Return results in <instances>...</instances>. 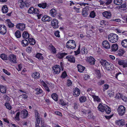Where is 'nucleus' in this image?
Masks as SVG:
<instances>
[{"instance_id": "nucleus-1", "label": "nucleus", "mask_w": 127, "mask_h": 127, "mask_svg": "<svg viewBox=\"0 0 127 127\" xmlns=\"http://www.w3.org/2000/svg\"><path fill=\"white\" fill-rule=\"evenodd\" d=\"M97 108L99 111L103 112L105 111L107 114H110L111 112L110 108L105 104L103 105L101 103H100L98 105Z\"/></svg>"}, {"instance_id": "nucleus-2", "label": "nucleus", "mask_w": 127, "mask_h": 127, "mask_svg": "<svg viewBox=\"0 0 127 127\" xmlns=\"http://www.w3.org/2000/svg\"><path fill=\"white\" fill-rule=\"evenodd\" d=\"M49 14L52 17L58 18L60 20L62 19V18L61 17L62 14L58 13L57 11L55 9L52 8L51 9L50 11Z\"/></svg>"}, {"instance_id": "nucleus-3", "label": "nucleus", "mask_w": 127, "mask_h": 127, "mask_svg": "<svg viewBox=\"0 0 127 127\" xmlns=\"http://www.w3.org/2000/svg\"><path fill=\"white\" fill-rule=\"evenodd\" d=\"M108 38L110 42L114 43L117 41L118 39V37L116 34L111 33L108 35Z\"/></svg>"}, {"instance_id": "nucleus-4", "label": "nucleus", "mask_w": 127, "mask_h": 127, "mask_svg": "<svg viewBox=\"0 0 127 127\" xmlns=\"http://www.w3.org/2000/svg\"><path fill=\"white\" fill-rule=\"evenodd\" d=\"M116 61L119 65L122 66L124 68L127 67V60L120 59L117 58Z\"/></svg>"}, {"instance_id": "nucleus-5", "label": "nucleus", "mask_w": 127, "mask_h": 127, "mask_svg": "<svg viewBox=\"0 0 127 127\" xmlns=\"http://www.w3.org/2000/svg\"><path fill=\"white\" fill-rule=\"evenodd\" d=\"M66 46L68 48L72 49L75 48L76 46L75 41L73 40H69L67 42Z\"/></svg>"}, {"instance_id": "nucleus-6", "label": "nucleus", "mask_w": 127, "mask_h": 127, "mask_svg": "<svg viewBox=\"0 0 127 127\" xmlns=\"http://www.w3.org/2000/svg\"><path fill=\"white\" fill-rule=\"evenodd\" d=\"M126 108L123 105L119 106L118 108V112L120 116H122L125 113Z\"/></svg>"}, {"instance_id": "nucleus-7", "label": "nucleus", "mask_w": 127, "mask_h": 127, "mask_svg": "<svg viewBox=\"0 0 127 127\" xmlns=\"http://www.w3.org/2000/svg\"><path fill=\"white\" fill-rule=\"evenodd\" d=\"M53 73L54 74L59 73L61 70L60 66L58 65H55L52 67Z\"/></svg>"}, {"instance_id": "nucleus-8", "label": "nucleus", "mask_w": 127, "mask_h": 127, "mask_svg": "<svg viewBox=\"0 0 127 127\" xmlns=\"http://www.w3.org/2000/svg\"><path fill=\"white\" fill-rule=\"evenodd\" d=\"M59 22L56 19H54L51 21V25L55 29L58 28L59 27Z\"/></svg>"}, {"instance_id": "nucleus-9", "label": "nucleus", "mask_w": 127, "mask_h": 127, "mask_svg": "<svg viewBox=\"0 0 127 127\" xmlns=\"http://www.w3.org/2000/svg\"><path fill=\"white\" fill-rule=\"evenodd\" d=\"M102 46L103 48L106 49H109L110 48V45L108 41L105 40L102 43Z\"/></svg>"}, {"instance_id": "nucleus-10", "label": "nucleus", "mask_w": 127, "mask_h": 127, "mask_svg": "<svg viewBox=\"0 0 127 127\" xmlns=\"http://www.w3.org/2000/svg\"><path fill=\"white\" fill-rule=\"evenodd\" d=\"M21 117L23 118H27L28 115V112L27 110L26 109H23L20 113Z\"/></svg>"}, {"instance_id": "nucleus-11", "label": "nucleus", "mask_w": 127, "mask_h": 127, "mask_svg": "<svg viewBox=\"0 0 127 127\" xmlns=\"http://www.w3.org/2000/svg\"><path fill=\"white\" fill-rule=\"evenodd\" d=\"M8 59L10 61L13 63H16L17 62L16 61V58L15 55L13 54H11L9 55L8 57Z\"/></svg>"}, {"instance_id": "nucleus-12", "label": "nucleus", "mask_w": 127, "mask_h": 127, "mask_svg": "<svg viewBox=\"0 0 127 127\" xmlns=\"http://www.w3.org/2000/svg\"><path fill=\"white\" fill-rule=\"evenodd\" d=\"M16 27L20 31H23L25 28V25L23 23H19L16 25Z\"/></svg>"}, {"instance_id": "nucleus-13", "label": "nucleus", "mask_w": 127, "mask_h": 127, "mask_svg": "<svg viewBox=\"0 0 127 127\" xmlns=\"http://www.w3.org/2000/svg\"><path fill=\"white\" fill-rule=\"evenodd\" d=\"M80 112L82 115L87 116L88 114L91 113V111L89 110L82 108L81 109Z\"/></svg>"}, {"instance_id": "nucleus-14", "label": "nucleus", "mask_w": 127, "mask_h": 127, "mask_svg": "<svg viewBox=\"0 0 127 127\" xmlns=\"http://www.w3.org/2000/svg\"><path fill=\"white\" fill-rule=\"evenodd\" d=\"M32 77L34 79H37L40 78V75L39 72L37 71H35L32 74Z\"/></svg>"}, {"instance_id": "nucleus-15", "label": "nucleus", "mask_w": 127, "mask_h": 127, "mask_svg": "<svg viewBox=\"0 0 127 127\" xmlns=\"http://www.w3.org/2000/svg\"><path fill=\"white\" fill-rule=\"evenodd\" d=\"M66 58L68 61L71 63H75V57L73 56L69 55L66 57Z\"/></svg>"}, {"instance_id": "nucleus-16", "label": "nucleus", "mask_w": 127, "mask_h": 127, "mask_svg": "<svg viewBox=\"0 0 127 127\" xmlns=\"http://www.w3.org/2000/svg\"><path fill=\"white\" fill-rule=\"evenodd\" d=\"M89 11V8L88 6L86 7L82 10V15L84 17L87 16Z\"/></svg>"}, {"instance_id": "nucleus-17", "label": "nucleus", "mask_w": 127, "mask_h": 127, "mask_svg": "<svg viewBox=\"0 0 127 127\" xmlns=\"http://www.w3.org/2000/svg\"><path fill=\"white\" fill-rule=\"evenodd\" d=\"M49 49L52 53L55 54L57 53V50L52 43L50 44L48 46Z\"/></svg>"}, {"instance_id": "nucleus-18", "label": "nucleus", "mask_w": 127, "mask_h": 127, "mask_svg": "<svg viewBox=\"0 0 127 127\" xmlns=\"http://www.w3.org/2000/svg\"><path fill=\"white\" fill-rule=\"evenodd\" d=\"M6 27L4 25H0V33L2 34H4L6 32Z\"/></svg>"}, {"instance_id": "nucleus-19", "label": "nucleus", "mask_w": 127, "mask_h": 127, "mask_svg": "<svg viewBox=\"0 0 127 127\" xmlns=\"http://www.w3.org/2000/svg\"><path fill=\"white\" fill-rule=\"evenodd\" d=\"M73 95L76 97L78 96L80 94V90L77 88H75L73 91Z\"/></svg>"}, {"instance_id": "nucleus-20", "label": "nucleus", "mask_w": 127, "mask_h": 127, "mask_svg": "<svg viewBox=\"0 0 127 127\" xmlns=\"http://www.w3.org/2000/svg\"><path fill=\"white\" fill-rule=\"evenodd\" d=\"M116 124L119 127H122L125 125V121L123 119H120L116 121Z\"/></svg>"}, {"instance_id": "nucleus-21", "label": "nucleus", "mask_w": 127, "mask_h": 127, "mask_svg": "<svg viewBox=\"0 0 127 127\" xmlns=\"http://www.w3.org/2000/svg\"><path fill=\"white\" fill-rule=\"evenodd\" d=\"M67 55V53L61 52L58 53L57 54L56 57L59 59H62L65 56Z\"/></svg>"}, {"instance_id": "nucleus-22", "label": "nucleus", "mask_w": 127, "mask_h": 127, "mask_svg": "<svg viewBox=\"0 0 127 127\" xmlns=\"http://www.w3.org/2000/svg\"><path fill=\"white\" fill-rule=\"evenodd\" d=\"M125 52V51L123 49L121 48L116 53V55L118 56H122Z\"/></svg>"}, {"instance_id": "nucleus-23", "label": "nucleus", "mask_w": 127, "mask_h": 127, "mask_svg": "<svg viewBox=\"0 0 127 127\" xmlns=\"http://www.w3.org/2000/svg\"><path fill=\"white\" fill-rule=\"evenodd\" d=\"M103 16L106 18L109 19L111 17V14L110 12L105 11L102 13Z\"/></svg>"}, {"instance_id": "nucleus-24", "label": "nucleus", "mask_w": 127, "mask_h": 127, "mask_svg": "<svg viewBox=\"0 0 127 127\" xmlns=\"http://www.w3.org/2000/svg\"><path fill=\"white\" fill-rule=\"evenodd\" d=\"M88 62L91 65H94L95 64V60L92 57L90 56L87 58Z\"/></svg>"}, {"instance_id": "nucleus-25", "label": "nucleus", "mask_w": 127, "mask_h": 127, "mask_svg": "<svg viewBox=\"0 0 127 127\" xmlns=\"http://www.w3.org/2000/svg\"><path fill=\"white\" fill-rule=\"evenodd\" d=\"M51 20L52 18L51 17L46 15H44L41 19L42 21L44 22H49Z\"/></svg>"}, {"instance_id": "nucleus-26", "label": "nucleus", "mask_w": 127, "mask_h": 127, "mask_svg": "<svg viewBox=\"0 0 127 127\" xmlns=\"http://www.w3.org/2000/svg\"><path fill=\"white\" fill-rule=\"evenodd\" d=\"M40 81V84L44 87L46 91L48 92H49L50 91V90L49 89V87L47 86V84L43 80H42Z\"/></svg>"}, {"instance_id": "nucleus-27", "label": "nucleus", "mask_w": 127, "mask_h": 127, "mask_svg": "<svg viewBox=\"0 0 127 127\" xmlns=\"http://www.w3.org/2000/svg\"><path fill=\"white\" fill-rule=\"evenodd\" d=\"M30 36V34L27 31L24 32L22 34V36L24 39H28Z\"/></svg>"}, {"instance_id": "nucleus-28", "label": "nucleus", "mask_w": 127, "mask_h": 127, "mask_svg": "<svg viewBox=\"0 0 127 127\" xmlns=\"http://www.w3.org/2000/svg\"><path fill=\"white\" fill-rule=\"evenodd\" d=\"M77 68L78 71L80 73L83 72L85 68V67L80 64L77 65Z\"/></svg>"}, {"instance_id": "nucleus-29", "label": "nucleus", "mask_w": 127, "mask_h": 127, "mask_svg": "<svg viewBox=\"0 0 127 127\" xmlns=\"http://www.w3.org/2000/svg\"><path fill=\"white\" fill-rule=\"evenodd\" d=\"M112 63L108 62V64H107L105 66V67L106 69L108 71H111L113 68V67L112 66Z\"/></svg>"}, {"instance_id": "nucleus-30", "label": "nucleus", "mask_w": 127, "mask_h": 127, "mask_svg": "<svg viewBox=\"0 0 127 127\" xmlns=\"http://www.w3.org/2000/svg\"><path fill=\"white\" fill-rule=\"evenodd\" d=\"M118 46L117 44H114L111 46V50L112 51H116L118 50Z\"/></svg>"}, {"instance_id": "nucleus-31", "label": "nucleus", "mask_w": 127, "mask_h": 127, "mask_svg": "<svg viewBox=\"0 0 127 127\" xmlns=\"http://www.w3.org/2000/svg\"><path fill=\"white\" fill-rule=\"evenodd\" d=\"M18 3L20 8L21 9L24 8L26 4L25 2L23 0H20Z\"/></svg>"}, {"instance_id": "nucleus-32", "label": "nucleus", "mask_w": 127, "mask_h": 127, "mask_svg": "<svg viewBox=\"0 0 127 127\" xmlns=\"http://www.w3.org/2000/svg\"><path fill=\"white\" fill-rule=\"evenodd\" d=\"M21 44L23 47H25L27 46L29 44L28 41L26 39H24L21 41Z\"/></svg>"}, {"instance_id": "nucleus-33", "label": "nucleus", "mask_w": 127, "mask_h": 127, "mask_svg": "<svg viewBox=\"0 0 127 127\" xmlns=\"http://www.w3.org/2000/svg\"><path fill=\"white\" fill-rule=\"evenodd\" d=\"M29 43L31 45H33L36 43V41L35 39L32 38H29L28 39Z\"/></svg>"}, {"instance_id": "nucleus-34", "label": "nucleus", "mask_w": 127, "mask_h": 127, "mask_svg": "<svg viewBox=\"0 0 127 127\" xmlns=\"http://www.w3.org/2000/svg\"><path fill=\"white\" fill-rule=\"evenodd\" d=\"M81 53L82 55L86 54L88 53V50L85 47H82L81 50Z\"/></svg>"}, {"instance_id": "nucleus-35", "label": "nucleus", "mask_w": 127, "mask_h": 127, "mask_svg": "<svg viewBox=\"0 0 127 127\" xmlns=\"http://www.w3.org/2000/svg\"><path fill=\"white\" fill-rule=\"evenodd\" d=\"M51 96L52 99L55 101L58 100V95L56 93H53L51 94Z\"/></svg>"}, {"instance_id": "nucleus-36", "label": "nucleus", "mask_w": 127, "mask_h": 127, "mask_svg": "<svg viewBox=\"0 0 127 127\" xmlns=\"http://www.w3.org/2000/svg\"><path fill=\"white\" fill-rule=\"evenodd\" d=\"M35 57L39 60H43L44 59L42 54L40 53H37L35 55Z\"/></svg>"}, {"instance_id": "nucleus-37", "label": "nucleus", "mask_w": 127, "mask_h": 127, "mask_svg": "<svg viewBox=\"0 0 127 127\" xmlns=\"http://www.w3.org/2000/svg\"><path fill=\"white\" fill-rule=\"evenodd\" d=\"M79 100L81 103L85 102L87 100L86 97L85 96H82L79 98Z\"/></svg>"}, {"instance_id": "nucleus-38", "label": "nucleus", "mask_w": 127, "mask_h": 127, "mask_svg": "<svg viewBox=\"0 0 127 127\" xmlns=\"http://www.w3.org/2000/svg\"><path fill=\"white\" fill-rule=\"evenodd\" d=\"M100 63L103 67H105L108 63V62L105 60L101 59L100 61Z\"/></svg>"}, {"instance_id": "nucleus-39", "label": "nucleus", "mask_w": 127, "mask_h": 127, "mask_svg": "<svg viewBox=\"0 0 127 127\" xmlns=\"http://www.w3.org/2000/svg\"><path fill=\"white\" fill-rule=\"evenodd\" d=\"M47 4L46 2L40 3L38 4V6L43 9L47 7Z\"/></svg>"}, {"instance_id": "nucleus-40", "label": "nucleus", "mask_w": 127, "mask_h": 127, "mask_svg": "<svg viewBox=\"0 0 127 127\" xmlns=\"http://www.w3.org/2000/svg\"><path fill=\"white\" fill-rule=\"evenodd\" d=\"M2 11L3 13H7L8 11V8L6 5H4L2 8Z\"/></svg>"}, {"instance_id": "nucleus-41", "label": "nucleus", "mask_w": 127, "mask_h": 127, "mask_svg": "<svg viewBox=\"0 0 127 127\" xmlns=\"http://www.w3.org/2000/svg\"><path fill=\"white\" fill-rule=\"evenodd\" d=\"M15 34V37L17 38H20L21 37V33L20 31L19 30L16 31Z\"/></svg>"}, {"instance_id": "nucleus-42", "label": "nucleus", "mask_w": 127, "mask_h": 127, "mask_svg": "<svg viewBox=\"0 0 127 127\" xmlns=\"http://www.w3.org/2000/svg\"><path fill=\"white\" fill-rule=\"evenodd\" d=\"M7 89H6L5 87L2 85H0V91L3 93H5L6 92V90Z\"/></svg>"}, {"instance_id": "nucleus-43", "label": "nucleus", "mask_w": 127, "mask_h": 127, "mask_svg": "<svg viewBox=\"0 0 127 127\" xmlns=\"http://www.w3.org/2000/svg\"><path fill=\"white\" fill-rule=\"evenodd\" d=\"M121 44L125 48H127V39H124L121 42Z\"/></svg>"}, {"instance_id": "nucleus-44", "label": "nucleus", "mask_w": 127, "mask_h": 127, "mask_svg": "<svg viewBox=\"0 0 127 127\" xmlns=\"http://www.w3.org/2000/svg\"><path fill=\"white\" fill-rule=\"evenodd\" d=\"M59 103L62 106L66 105L68 104V102H66L65 100L63 99H60L59 101Z\"/></svg>"}, {"instance_id": "nucleus-45", "label": "nucleus", "mask_w": 127, "mask_h": 127, "mask_svg": "<svg viewBox=\"0 0 127 127\" xmlns=\"http://www.w3.org/2000/svg\"><path fill=\"white\" fill-rule=\"evenodd\" d=\"M35 90L36 92V94L38 95L42 93L43 92V90L40 88H36L35 89Z\"/></svg>"}, {"instance_id": "nucleus-46", "label": "nucleus", "mask_w": 127, "mask_h": 127, "mask_svg": "<svg viewBox=\"0 0 127 127\" xmlns=\"http://www.w3.org/2000/svg\"><path fill=\"white\" fill-rule=\"evenodd\" d=\"M20 113L19 112L17 113L15 117H14V119L16 121H19L20 120Z\"/></svg>"}, {"instance_id": "nucleus-47", "label": "nucleus", "mask_w": 127, "mask_h": 127, "mask_svg": "<svg viewBox=\"0 0 127 127\" xmlns=\"http://www.w3.org/2000/svg\"><path fill=\"white\" fill-rule=\"evenodd\" d=\"M123 2L122 0H114V3L118 5H120L122 4Z\"/></svg>"}, {"instance_id": "nucleus-48", "label": "nucleus", "mask_w": 127, "mask_h": 127, "mask_svg": "<svg viewBox=\"0 0 127 127\" xmlns=\"http://www.w3.org/2000/svg\"><path fill=\"white\" fill-rule=\"evenodd\" d=\"M108 94L109 95V96L113 97L114 95V93L113 91L111 90H109L108 92Z\"/></svg>"}, {"instance_id": "nucleus-49", "label": "nucleus", "mask_w": 127, "mask_h": 127, "mask_svg": "<svg viewBox=\"0 0 127 127\" xmlns=\"http://www.w3.org/2000/svg\"><path fill=\"white\" fill-rule=\"evenodd\" d=\"M95 13L94 11H91L90 15V17L91 18H94L95 16Z\"/></svg>"}, {"instance_id": "nucleus-50", "label": "nucleus", "mask_w": 127, "mask_h": 127, "mask_svg": "<svg viewBox=\"0 0 127 127\" xmlns=\"http://www.w3.org/2000/svg\"><path fill=\"white\" fill-rule=\"evenodd\" d=\"M93 98L95 101H97L98 102H100V101L101 99L98 96H94Z\"/></svg>"}, {"instance_id": "nucleus-51", "label": "nucleus", "mask_w": 127, "mask_h": 127, "mask_svg": "<svg viewBox=\"0 0 127 127\" xmlns=\"http://www.w3.org/2000/svg\"><path fill=\"white\" fill-rule=\"evenodd\" d=\"M123 95L122 93L118 92L116 94L115 97L118 99H120L122 98Z\"/></svg>"}, {"instance_id": "nucleus-52", "label": "nucleus", "mask_w": 127, "mask_h": 127, "mask_svg": "<svg viewBox=\"0 0 127 127\" xmlns=\"http://www.w3.org/2000/svg\"><path fill=\"white\" fill-rule=\"evenodd\" d=\"M35 8L33 7H31L28 10V13L30 14H33V13L34 10Z\"/></svg>"}, {"instance_id": "nucleus-53", "label": "nucleus", "mask_w": 127, "mask_h": 127, "mask_svg": "<svg viewBox=\"0 0 127 127\" xmlns=\"http://www.w3.org/2000/svg\"><path fill=\"white\" fill-rule=\"evenodd\" d=\"M96 77L98 79L100 78L101 77V74L99 70H97L96 71Z\"/></svg>"}, {"instance_id": "nucleus-54", "label": "nucleus", "mask_w": 127, "mask_h": 127, "mask_svg": "<svg viewBox=\"0 0 127 127\" xmlns=\"http://www.w3.org/2000/svg\"><path fill=\"white\" fill-rule=\"evenodd\" d=\"M32 48L30 46H28L27 47L26 49V52L28 53H31L32 51Z\"/></svg>"}, {"instance_id": "nucleus-55", "label": "nucleus", "mask_w": 127, "mask_h": 127, "mask_svg": "<svg viewBox=\"0 0 127 127\" xmlns=\"http://www.w3.org/2000/svg\"><path fill=\"white\" fill-rule=\"evenodd\" d=\"M67 76L66 72L65 71H64L62 73L61 77L63 78H65Z\"/></svg>"}, {"instance_id": "nucleus-56", "label": "nucleus", "mask_w": 127, "mask_h": 127, "mask_svg": "<svg viewBox=\"0 0 127 127\" xmlns=\"http://www.w3.org/2000/svg\"><path fill=\"white\" fill-rule=\"evenodd\" d=\"M40 121L41 127H46V125L44 124V121L41 118H40Z\"/></svg>"}, {"instance_id": "nucleus-57", "label": "nucleus", "mask_w": 127, "mask_h": 127, "mask_svg": "<svg viewBox=\"0 0 127 127\" xmlns=\"http://www.w3.org/2000/svg\"><path fill=\"white\" fill-rule=\"evenodd\" d=\"M106 22L105 21L102 20L101 21L100 23V24L101 26V27H103V26H105L106 24Z\"/></svg>"}, {"instance_id": "nucleus-58", "label": "nucleus", "mask_w": 127, "mask_h": 127, "mask_svg": "<svg viewBox=\"0 0 127 127\" xmlns=\"http://www.w3.org/2000/svg\"><path fill=\"white\" fill-rule=\"evenodd\" d=\"M14 24L12 23L11 22L10 20L8 19V27L9 28H12L14 27Z\"/></svg>"}, {"instance_id": "nucleus-59", "label": "nucleus", "mask_w": 127, "mask_h": 127, "mask_svg": "<svg viewBox=\"0 0 127 127\" xmlns=\"http://www.w3.org/2000/svg\"><path fill=\"white\" fill-rule=\"evenodd\" d=\"M60 32L58 31H55L54 33L55 35L57 37H60V35L59 34Z\"/></svg>"}, {"instance_id": "nucleus-60", "label": "nucleus", "mask_w": 127, "mask_h": 127, "mask_svg": "<svg viewBox=\"0 0 127 127\" xmlns=\"http://www.w3.org/2000/svg\"><path fill=\"white\" fill-rule=\"evenodd\" d=\"M105 83V82L104 80H101L98 81L97 83V84L99 85H101L104 84Z\"/></svg>"}, {"instance_id": "nucleus-61", "label": "nucleus", "mask_w": 127, "mask_h": 127, "mask_svg": "<svg viewBox=\"0 0 127 127\" xmlns=\"http://www.w3.org/2000/svg\"><path fill=\"white\" fill-rule=\"evenodd\" d=\"M0 57L3 60H7V56L4 54H1L0 55Z\"/></svg>"}, {"instance_id": "nucleus-62", "label": "nucleus", "mask_w": 127, "mask_h": 127, "mask_svg": "<svg viewBox=\"0 0 127 127\" xmlns=\"http://www.w3.org/2000/svg\"><path fill=\"white\" fill-rule=\"evenodd\" d=\"M109 87V86L107 84H104V86L103 87V91H104L105 90H107Z\"/></svg>"}, {"instance_id": "nucleus-63", "label": "nucleus", "mask_w": 127, "mask_h": 127, "mask_svg": "<svg viewBox=\"0 0 127 127\" xmlns=\"http://www.w3.org/2000/svg\"><path fill=\"white\" fill-rule=\"evenodd\" d=\"M34 11L33 13H34L35 14H36V15L39 14L40 13L39 10L37 8H35Z\"/></svg>"}, {"instance_id": "nucleus-64", "label": "nucleus", "mask_w": 127, "mask_h": 127, "mask_svg": "<svg viewBox=\"0 0 127 127\" xmlns=\"http://www.w3.org/2000/svg\"><path fill=\"white\" fill-rule=\"evenodd\" d=\"M121 98L122 100L124 102H127V97L125 96L122 95Z\"/></svg>"}]
</instances>
